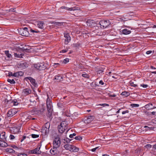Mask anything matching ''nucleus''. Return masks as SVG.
<instances>
[{
  "label": "nucleus",
  "mask_w": 156,
  "mask_h": 156,
  "mask_svg": "<svg viewBox=\"0 0 156 156\" xmlns=\"http://www.w3.org/2000/svg\"><path fill=\"white\" fill-rule=\"evenodd\" d=\"M47 96L48 98L46 100V105L48 112V117H50L53 111L52 103L48 95H47Z\"/></svg>",
  "instance_id": "obj_1"
},
{
  "label": "nucleus",
  "mask_w": 156,
  "mask_h": 156,
  "mask_svg": "<svg viewBox=\"0 0 156 156\" xmlns=\"http://www.w3.org/2000/svg\"><path fill=\"white\" fill-rule=\"evenodd\" d=\"M50 126V123L49 122H47L42 127L41 132L43 135H46L48 134Z\"/></svg>",
  "instance_id": "obj_2"
},
{
  "label": "nucleus",
  "mask_w": 156,
  "mask_h": 156,
  "mask_svg": "<svg viewBox=\"0 0 156 156\" xmlns=\"http://www.w3.org/2000/svg\"><path fill=\"white\" fill-rule=\"evenodd\" d=\"M64 148L67 150L73 152L78 151L79 148L76 147L69 144H66L64 146Z\"/></svg>",
  "instance_id": "obj_3"
},
{
  "label": "nucleus",
  "mask_w": 156,
  "mask_h": 156,
  "mask_svg": "<svg viewBox=\"0 0 156 156\" xmlns=\"http://www.w3.org/2000/svg\"><path fill=\"white\" fill-rule=\"evenodd\" d=\"M100 27L101 28L104 29L107 27L110 24V21L108 20H101L99 22Z\"/></svg>",
  "instance_id": "obj_4"
},
{
  "label": "nucleus",
  "mask_w": 156,
  "mask_h": 156,
  "mask_svg": "<svg viewBox=\"0 0 156 156\" xmlns=\"http://www.w3.org/2000/svg\"><path fill=\"white\" fill-rule=\"evenodd\" d=\"M53 147L55 148H58L61 145L60 138L58 137H56L54 139L53 142Z\"/></svg>",
  "instance_id": "obj_5"
},
{
  "label": "nucleus",
  "mask_w": 156,
  "mask_h": 156,
  "mask_svg": "<svg viewBox=\"0 0 156 156\" xmlns=\"http://www.w3.org/2000/svg\"><path fill=\"white\" fill-rule=\"evenodd\" d=\"M34 67L35 68L39 70H43L46 68V64L43 63L34 64Z\"/></svg>",
  "instance_id": "obj_6"
},
{
  "label": "nucleus",
  "mask_w": 156,
  "mask_h": 156,
  "mask_svg": "<svg viewBox=\"0 0 156 156\" xmlns=\"http://www.w3.org/2000/svg\"><path fill=\"white\" fill-rule=\"evenodd\" d=\"M41 145H38L37 147L34 149L30 150L29 151V153L30 154H41V151L40 150Z\"/></svg>",
  "instance_id": "obj_7"
},
{
  "label": "nucleus",
  "mask_w": 156,
  "mask_h": 156,
  "mask_svg": "<svg viewBox=\"0 0 156 156\" xmlns=\"http://www.w3.org/2000/svg\"><path fill=\"white\" fill-rule=\"evenodd\" d=\"M25 80L27 81L29 80L32 85L34 87L37 86V83L36 82L35 80L31 77H27L25 78Z\"/></svg>",
  "instance_id": "obj_8"
},
{
  "label": "nucleus",
  "mask_w": 156,
  "mask_h": 156,
  "mask_svg": "<svg viewBox=\"0 0 156 156\" xmlns=\"http://www.w3.org/2000/svg\"><path fill=\"white\" fill-rule=\"evenodd\" d=\"M27 29L26 27L21 29L20 30V34L23 36H28L29 35V32Z\"/></svg>",
  "instance_id": "obj_9"
},
{
  "label": "nucleus",
  "mask_w": 156,
  "mask_h": 156,
  "mask_svg": "<svg viewBox=\"0 0 156 156\" xmlns=\"http://www.w3.org/2000/svg\"><path fill=\"white\" fill-rule=\"evenodd\" d=\"M61 9H65L67 10L68 11H75V10H80V8L78 7H74L71 8H69L65 6H62L61 8Z\"/></svg>",
  "instance_id": "obj_10"
},
{
  "label": "nucleus",
  "mask_w": 156,
  "mask_h": 156,
  "mask_svg": "<svg viewBox=\"0 0 156 156\" xmlns=\"http://www.w3.org/2000/svg\"><path fill=\"white\" fill-rule=\"evenodd\" d=\"M21 126L20 125L12 128L11 130L15 134L21 132Z\"/></svg>",
  "instance_id": "obj_11"
},
{
  "label": "nucleus",
  "mask_w": 156,
  "mask_h": 156,
  "mask_svg": "<svg viewBox=\"0 0 156 156\" xmlns=\"http://www.w3.org/2000/svg\"><path fill=\"white\" fill-rule=\"evenodd\" d=\"M17 112L16 109H11L8 111L7 114V115L8 117H11L15 115Z\"/></svg>",
  "instance_id": "obj_12"
},
{
  "label": "nucleus",
  "mask_w": 156,
  "mask_h": 156,
  "mask_svg": "<svg viewBox=\"0 0 156 156\" xmlns=\"http://www.w3.org/2000/svg\"><path fill=\"white\" fill-rule=\"evenodd\" d=\"M94 119V117L92 115H90L86 117L84 120L85 123H89L91 122Z\"/></svg>",
  "instance_id": "obj_13"
},
{
  "label": "nucleus",
  "mask_w": 156,
  "mask_h": 156,
  "mask_svg": "<svg viewBox=\"0 0 156 156\" xmlns=\"http://www.w3.org/2000/svg\"><path fill=\"white\" fill-rule=\"evenodd\" d=\"M86 23L88 26L91 27H95L96 25L95 21L93 20H88L87 21Z\"/></svg>",
  "instance_id": "obj_14"
},
{
  "label": "nucleus",
  "mask_w": 156,
  "mask_h": 156,
  "mask_svg": "<svg viewBox=\"0 0 156 156\" xmlns=\"http://www.w3.org/2000/svg\"><path fill=\"white\" fill-rule=\"evenodd\" d=\"M64 36L65 38V44H67L71 40V37L69 34L67 33L64 34Z\"/></svg>",
  "instance_id": "obj_15"
},
{
  "label": "nucleus",
  "mask_w": 156,
  "mask_h": 156,
  "mask_svg": "<svg viewBox=\"0 0 156 156\" xmlns=\"http://www.w3.org/2000/svg\"><path fill=\"white\" fill-rule=\"evenodd\" d=\"M44 23L43 21H38L35 23V25L39 28L43 29L44 28Z\"/></svg>",
  "instance_id": "obj_16"
},
{
  "label": "nucleus",
  "mask_w": 156,
  "mask_h": 156,
  "mask_svg": "<svg viewBox=\"0 0 156 156\" xmlns=\"http://www.w3.org/2000/svg\"><path fill=\"white\" fill-rule=\"evenodd\" d=\"M58 128L59 132L61 133H63L67 129V128H65L64 127H63L61 125L58 126Z\"/></svg>",
  "instance_id": "obj_17"
},
{
  "label": "nucleus",
  "mask_w": 156,
  "mask_h": 156,
  "mask_svg": "<svg viewBox=\"0 0 156 156\" xmlns=\"http://www.w3.org/2000/svg\"><path fill=\"white\" fill-rule=\"evenodd\" d=\"M41 112V111L38 110L36 109H34L32 110H31L29 112V114L30 115H35L36 114H39Z\"/></svg>",
  "instance_id": "obj_18"
},
{
  "label": "nucleus",
  "mask_w": 156,
  "mask_h": 156,
  "mask_svg": "<svg viewBox=\"0 0 156 156\" xmlns=\"http://www.w3.org/2000/svg\"><path fill=\"white\" fill-rule=\"evenodd\" d=\"M31 91L30 88H27L23 89L22 93L23 94L27 95L30 94Z\"/></svg>",
  "instance_id": "obj_19"
},
{
  "label": "nucleus",
  "mask_w": 156,
  "mask_h": 156,
  "mask_svg": "<svg viewBox=\"0 0 156 156\" xmlns=\"http://www.w3.org/2000/svg\"><path fill=\"white\" fill-rule=\"evenodd\" d=\"M20 102V100L19 99H14L12 100L11 101V104H12L14 106L17 105Z\"/></svg>",
  "instance_id": "obj_20"
},
{
  "label": "nucleus",
  "mask_w": 156,
  "mask_h": 156,
  "mask_svg": "<svg viewBox=\"0 0 156 156\" xmlns=\"http://www.w3.org/2000/svg\"><path fill=\"white\" fill-rule=\"evenodd\" d=\"M144 108L148 110L155 108L153 106V104L151 103H149L147 105H146L144 106Z\"/></svg>",
  "instance_id": "obj_21"
},
{
  "label": "nucleus",
  "mask_w": 156,
  "mask_h": 156,
  "mask_svg": "<svg viewBox=\"0 0 156 156\" xmlns=\"http://www.w3.org/2000/svg\"><path fill=\"white\" fill-rule=\"evenodd\" d=\"M27 66V64L25 62L19 64V68L21 69H25Z\"/></svg>",
  "instance_id": "obj_22"
},
{
  "label": "nucleus",
  "mask_w": 156,
  "mask_h": 156,
  "mask_svg": "<svg viewBox=\"0 0 156 156\" xmlns=\"http://www.w3.org/2000/svg\"><path fill=\"white\" fill-rule=\"evenodd\" d=\"M0 139L3 141L6 140V136H5V132H2L0 134Z\"/></svg>",
  "instance_id": "obj_23"
},
{
  "label": "nucleus",
  "mask_w": 156,
  "mask_h": 156,
  "mask_svg": "<svg viewBox=\"0 0 156 156\" xmlns=\"http://www.w3.org/2000/svg\"><path fill=\"white\" fill-rule=\"evenodd\" d=\"M5 141L0 140V147H6L8 146V144L5 142Z\"/></svg>",
  "instance_id": "obj_24"
},
{
  "label": "nucleus",
  "mask_w": 156,
  "mask_h": 156,
  "mask_svg": "<svg viewBox=\"0 0 156 156\" xmlns=\"http://www.w3.org/2000/svg\"><path fill=\"white\" fill-rule=\"evenodd\" d=\"M57 148H55V147H53L50 150V153L52 155H55L57 154Z\"/></svg>",
  "instance_id": "obj_25"
},
{
  "label": "nucleus",
  "mask_w": 156,
  "mask_h": 156,
  "mask_svg": "<svg viewBox=\"0 0 156 156\" xmlns=\"http://www.w3.org/2000/svg\"><path fill=\"white\" fill-rule=\"evenodd\" d=\"M122 33L124 34L127 35L130 34L131 31L127 29H124L122 30Z\"/></svg>",
  "instance_id": "obj_26"
},
{
  "label": "nucleus",
  "mask_w": 156,
  "mask_h": 156,
  "mask_svg": "<svg viewBox=\"0 0 156 156\" xmlns=\"http://www.w3.org/2000/svg\"><path fill=\"white\" fill-rule=\"evenodd\" d=\"M130 85L132 86L135 87H137V85L135 82H134L132 81H130L129 82Z\"/></svg>",
  "instance_id": "obj_27"
},
{
  "label": "nucleus",
  "mask_w": 156,
  "mask_h": 156,
  "mask_svg": "<svg viewBox=\"0 0 156 156\" xmlns=\"http://www.w3.org/2000/svg\"><path fill=\"white\" fill-rule=\"evenodd\" d=\"M21 48L23 51H26V50H29L30 49V48L29 45H25L24 47Z\"/></svg>",
  "instance_id": "obj_28"
},
{
  "label": "nucleus",
  "mask_w": 156,
  "mask_h": 156,
  "mask_svg": "<svg viewBox=\"0 0 156 156\" xmlns=\"http://www.w3.org/2000/svg\"><path fill=\"white\" fill-rule=\"evenodd\" d=\"M69 59L68 58H66L65 59H64L62 61H61L60 62V64H66L67 63L69 62Z\"/></svg>",
  "instance_id": "obj_29"
},
{
  "label": "nucleus",
  "mask_w": 156,
  "mask_h": 156,
  "mask_svg": "<svg viewBox=\"0 0 156 156\" xmlns=\"http://www.w3.org/2000/svg\"><path fill=\"white\" fill-rule=\"evenodd\" d=\"M61 126H62L63 127H65V128H67V122H66V121H62L60 124V125Z\"/></svg>",
  "instance_id": "obj_30"
},
{
  "label": "nucleus",
  "mask_w": 156,
  "mask_h": 156,
  "mask_svg": "<svg viewBox=\"0 0 156 156\" xmlns=\"http://www.w3.org/2000/svg\"><path fill=\"white\" fill-rule=\"evenodd\" d=\"M14 54V56L15 57L19 58H22L23 56L24 55V54L23 53H21L19 54L16 53H15Z\"/></svg>",
  "instance_id": "obj_31"
},
{
  "label": "nucleus",
  "mask_w": 156,
  "mask_h": 156,
  "mask_svg": "<svg viewBox=\"0 0 156 156\" xmlns=\"http://www.w3.org/2000/svg\"><path fill=\"white\" fill-rule=\"evenodd\" d=\"M121 94L122 96H125V97H128L129 95L130 94L128 92L125 91L122 92Z\"/></svg>",
  "instance_id": "obj_32"
},
{
  "label": "nucleus",
  "mask_w": 156,
  "mask_h": 156,
  "mask_svg": "<svg viewBox=\"0 0 156 156\" xmlns=\"http://www.w3.org/2000/svg\"><path fill=\"white\" fill-rule=\"evenodd\" d=\"M104 71V69L102 68H100L97 71L98 74H99L102 75Z\"/></svg>",
  "instance_id": "obj_33"
},
{
  "label": "nucleus",
  "mask_w": 156,
  "mask_h": 156,
  "mask_svg": "<svg viewBox=\"0 0 156 156\" xmlns=\"http://www.w3.org/2000/svg\"><path fill=\"white\" fill-rule=\"evenodd\" d=\"M54 79L60 81H61V80L62 79V76L58 75L55 76Z\"/></svg>",
  "instance_id": "obj_34"
},
{
  "label": "nucleus",
  "mask_w": 156,
  "mask_h": 156,
  "mask_svg": "<svg viewBox=\"0 0 156 156\" xmlns=\"http://www.w3.org/2000/svg\"><path fill=\"white\" fill-rule=\"evenodd\" d=\"M7 81L11 84H13L15 83V82L13 79H8Z\"/></svg>",
  "instance_id": "obj_35"
},
{
  "label": "nucleus",
  "mask_w": 156,
  "mask_h": 156,
  "mask_svg": "<svg viewBox=\"0 0 156 156\" xmlns=\"http://www.w3.org/2000/svg\"><path fill=\"white\" fill-rule=\"evenodd\" d=\"M9 51H5V53L7 57L10 58L12 57L11 55L9 53Z\"/></svg>",
  "instance_id": "obj_36"
},
{
  "label": "nucleus",
  "mask_w": 156,
  "mask_h": 156,
  "mask_svg": "<svg viewBox=\"0 0 156 156\" xmlns=\"http://www.w3.org/2000/svg\"><path fill=\"white\" fill-rule=\"evenodd\" d=\"M63 140H64V143H69L70 141H71V140L68 138H65Z\"/></svg>",
  "instance_id": "obj_37"
},
{
  "label": "nucleus",
  "mask_w": 156,
  "mask_h": 156,
  "mask_svg": "<svg viewBox=\"0 0 156 156\" xmlns=\"http://www.w3.org/2000/svg\"><path fill=\"white\" fill-rule=\"evenodd\" d=\"M24 117H25L26 118H25V120L26 121H27L28 120L30 119H35L34 118H32L30 115L29 116H27L26 115H25Z\"/></svg>",
  "instance_id": "obj_38"
},
{
  "label": "nucleus",
  "mask_w": 156,
  "mask_h": 156,
  "mask_svg": "<svg viewBox=\"0 0 156 156\" xmlns=\"http://www.w3.org/2000/svg\"><path fill=\"white\" fill-rule=\"evenodd\" d=\"M6 151L7 152H9V153H12L14 151L11 148H7L6 149Z\"/></svg>",
  "instance_id": "obj_39"
},
{
  "label": "nucleus",
  "mask_w": 156,
  "mask_h": 156,
  "mask_svg": "<svg viewBox=\"0 0 156 156\" xmlns=\"http://www.w3.org/2000/svg\"><path fill=\"white\" fill-rule=\"evenodd\" d=\"M56 24L58 26H63V22H57L56 23Z\"/></svg>",
  "instance_id": "obj_40"
},
{
  "label": "nucleus",
  "mask_w": 156,
  "mask_h": 156,
  "mask_svg": "<svg viewBox=\"0 0 156 156\" xmlns=\"http://www.w3.org/2000/svg\"><path fill=\"white\" fill-rule=\"evenodd\" d=\"M68 50V49L66 48L65 49H63L62 50H61L60 51V53H65Z\"/></svg>",
  "instance_id": "obj_41"
},
{
  "label": "nucleus",
  "mask_w": 156,
  "mask_h": 156,
  "mask_svg": "<svg viewBox=\"0 0 156 156\" xmlns=\"http://www.w3.org/2000/svg\"><path fill=\"white\" fill-rule=\"evenodd\" d=\"M130 106L133 108L137 107L139 106V105L138 104H131Z\"/></svg>",
  "instance_id": "obj_42"
},
{
  "label": "nucleus",
  "mask_w": 156,
  "mask_h": 156,
  "mask_svg": "<svg viewBox=\"0 0 156 156\" xmlns=\"http://www.w3.org/2000/svg\"><path fill=\"white\" fill-rule=\"evenodd\" d=\"M17 155L18 156H27V154L22 153H17Z\"/></svg>",
  "instance_id": "obj_43"
},
{
  "label": "nucleus",
  "mask_w": 156,
  "mask_h": 156,
  "mask_svg": "<svg viewBox=\"0 0 156 156\" xmlns=\"http://www.w3.org/2000/svg\"><path fill=\"white\" fill-rule=\"evenodd\" d=\"M82 137L80 136H77L75 137V139L76 140H81L82 139Z\"/></svg>",
  "instance_id": "obj_44"
},
{
  "label": "nucleus",
  "mask_w": 156,
  "mask_h": 156,
  "mask_svg": "<svg viewBox=\"0 0 156 156\" xmlns=\"http://www.w3.org/2000/svg\"><path fill=\"white\" fill-rule=\"evenodd\" d=\"M82 76L83 77H84L85 78H88L89 77V75L86 73L83 74H82Z\"/></svg>",
  "instance_id": "obj_45"
},
{
  "label": "nucleus",
  "mask_w": 156,
  "mask_h": 156,
  "mask_svg": "<svg viewBox=\"0 0 156 156\" xmlns=\"http://www.w3.org/2000/svg\"><path fill=\"white\" fill-rule=\"evenodd\" d=\"M31 136L33 138H35L38 137L39 136V135L37 134H32L31 135Z\"/></svg>",
  "instance_id": "obj_46"
},
{
  "label": "nucleus",
  "mask_w": 156,
  "mask_h": 156,
  "mask_svg": "<svg viewBox=\"0 0 156 156\" xmlns=\"http://www.w3.org/2000/svg\"><path fill=\"white\" fill-rule=\"evenodd\" d=\"M151 145L150 144H147V145H145V147L146 148H147V149H150V148H151Z\"/></svg>",
  "instance_id": "obj_47"
},
{
  "label": "nucleus",
  "mask_w": 156,
  "mask_h": 156,
  "mask_svg": "<svg viewBox=\"0 0 156 156\" xmlns=\"http://www.w3.org/2000/svg\"><path fill=\"white\" fill-rule=\"evenodd\" d=\"M100 106H103V107H105L106 106H108L109 105L106 104H100L99 105Z\"/></svg>",
  "instance_id": "obj_48"
},
{
  "label": "nucleus",
  "mask_w": 156,
  "mask_h": 156,
  "mask_svg": "<svg viewBox=\"0 0 156 156\" xmlns=\"http://www.w3.org/2000/svg\"><path fill=\"white\" fill-rule=\"evenodd\" d=\"M76 135V134L75 133H74L72 134H70L69 136V137L70 138H73L74 136H75Z\"/></svg>",
  "instance_id": "obj_49"
},
{
  "label": "nucleus",
  "mask_w": 156,
  "mask_h": 156,
  "mask_svg": "<svg viewBox=\"0 0 156 156\" xmlns=\"http://www.w3.org/2000/svg\"><path fill=\"white\" fill-rule=\"evenodd\" d=\"M19 76H22L23 75V73L22 71L18 72Z\"/></svg>",
  "instance_id": "obj_50"
},
{
  "label": "nucleus",
  "mask_w": 156,
  "mask_h": 156,
  "mask_svg": "<svg viewBox=\"0 0 156 156\" xmlns=\"http://www.w3.org/2000/svg\"><path fill=\"white\" fill-rule=\"evenodd\" d=\"M140 86L143 87V88H147L148 87L147 84H140Z\"/></svg>",
  "instance_id": "obj_51"
},
{
  "label": "nucleus",
  "mask_w": 156,
  "mask_h": 156,
  "mask_svg": "<svg viewBox=\"0 0 156 156\" xmlns=\"http://www.w3.org/2000/svg\"><path fill=\"white\" fill-rule=\"evenodd\" d=\"M15 138V136L12 135L10 134L9 136V139L11 140H12Z\"/></svg>",
  "instance_id": "obj_52"
},
{
  "label": "nucleus",
  "mask_w": 156,
  "mask_h": 156,
  "mask_svg": "<svg viewBox=\"0 0 156 156\" xmlns=\"http://www.w3.org/2000/svg\"><path fill=\"white\" fill-rule=\"evenodd\" d=\"M98 147H96L95 148H93V149H92L90 151L93 152H95L96 150L98 149Z\"/></svg>",
  "instance_id": "obj_53"
},
{
  "label": "nucleus",
  "mask_w": 156,
  "mask_h": 156,
  "mask_svg": "<svg viewBox=\"0 0 156 156\" xmlns=\"http://www.w3.org/2000/svg\"><path fill=\"white\" fill-rule=\"evenodd\" d=\"M18 72L15 73L13 74V76L18 77L19 76Z\"/></svg>",
  "instance_id": "obj_54"
},
{
  "label": "nucleus",
  "mask_w": 156,
  "mask_h": 156,
  "mask_svg": "<svg viewBox=\"0 0 156 156\" xmlns=\"http://www.w3.org/2000/svg\"><path fill=\"white\" fill-rule=\"evenodd\" d=\"M60 65V63H55L54 64V66L55 67H56Z\"/></svg>",
  "instance_id": "obj_55"
},
{
  "label": "nucleus",
  "mask_w": 156,
  "mask_h": 156,
  "mask_svg": "<svg viewBox=\"0 0 156 156\" xmlns=\"http://www.w3.org/2000/svg\"><path fill=\"white\" fill-rule=\"evenodd\" d=\"M26 137L25 136H23L21 140V142H22L26 138Z\"/></svg>",
  "instance_id": "obj_56"
},
{
  "label": "nucleus",
  "mask_w": 156,
  "mask_h": 156,
  "mask_svg": "<svg viewBox=\"0 0 156 156\" xmlns=\"http://www.w3.org/2000/svg\"><path fill=\"white\" fill-rule=\"evenodd\" d=\"M13 73H12V72H9V73H8V76H13Z\"/></svg>",
  "instance_id": "obj_57"
},
{
  "label": "nucleus",
  "mask_w": 156,
  "mask_h": 156,
  "mask_svg": "<svg viewBox=\"0 0 156 156\" xmlns=\"http://www.w3.org/2000/svg\"><path fill=\"white\" fill-rule=\"evenodd\" d=\"M30 31L32 33H38L39 32V31H38L32 29H30Z\"/></svg>",
  "instance_id": "obj_58"
},
{
  "label": "nucleus",
  "mask_w": 156,
  "mask_h": 156,
  "mask_svg": "<svg viewBox=\"0 0 156 156\" xmlns=\"http://www.w3.org/2000/svg\"><path fill=\"white\" fill-rule=\"evenodd\" d=\"M144 127L145 128H147L146 129V130H150L151 129V127H148V126H144Z\"/></svg>",
  "instance_id": "obj_59"
},
{
  "label": "nucleus",
  "mask_w": 156,
  "mask_h": 156,
  "mask_svg": "<svg viewBox=\"0 0 156 156\" xmlns=\"http://www.w3.org/2000/svg\"><path fill=\"white\" fill-rule=\"evenodd\" d=\"M99 83L102 85H103L104 84V83L103 82L102 80H101L99 82Z\"/></svg>",
  "instance_id": "obj_60"
},
{
  "label": "nucleus",
  "mask_w": 156,
  "mask_h": 156,
  "mask_svg": "<svg viewBox=\"0 0 156 156\" xmlns=\"http://www.w3.org/2000/svg\"><path fill=\"white\" fill-rule=\"evenodd\" d=\"M152 51H148L146 52V54L147 55H149L152 53Z\"/></svg>",
  "instance_id": "obj_61"
},
{
  "label": "nucleus",
  "mask_w": 156,
  "mask_h": 156,
  "mask_svg": "<svg viewBox=\"0 0 156 156\" xmlns=\"http://www.w3.org/2000/svg\"><path fill=\"white\" fill-rule=\"evenodd\" d=\"M14 9L11 8L9 9V12H14L15 11L14 10Z\"/></svg>",
  "instance_id": "obj_62"
},
{
  "label": "nucleus",
  "mask_w": 156,
  "mask_h": 156,
  "mask_svg": "<svg viewBox=\"0 0 156 156\" xmlns=\"http://www.w3.org/2000/svg\"><path fill=\"white\" fill-rule=\"evenodd\" d=\"M128 112V111L127 110H126L125 111H123L122 112V114H124L126 113H127Z\"/></svg>",
  "instance_id": "obj_63"
},
{
  "label": "nucleus",
  "mask_w": 156,
  "mask_h": 156,
  "mask_svg": "<svg viewBox=\"0 0 156 156\" xmlns=\"http://www.w3.org/2000/svg\"><path fill=\"white\" fill-rule=\"evenodd\" d=\"M150 68L151 69H156V68L155 67H154L153 66H151L150 67Z\"/></svg>",
  "instance_id": "obj_64"
}]
</instances>
